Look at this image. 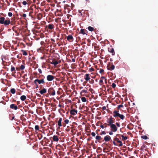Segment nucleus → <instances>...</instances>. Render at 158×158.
Here are the masks:
<instances>
[{"label": "nucleus", "instance_id": "obj_51", "mask_svg": "<svg viewBox=\"0 0 158 158\" xmlns=\"http://www.w3.org/2000/svg\"><path fill=\"white\" fill-rule=\"evenodd\" d=\"M22 16L23 18H25L26 17V15L25 14H23Z\"/></svg>", "mask_w": 158, "mask_h": 158}, {"label": "nucleus", "instance_id": "obj_7", "mask_svg": "<svg viewBox=\"0 0 158 158\" xmlns=\"http://www.w3.org/2000/svg\"><path fill=\"white\" fill-rule=\"evenodd\" d=\"M55 78V77L51 75H48L47 77V80L48 81H51Z\"/></svg>", "mask_w": 158, "mask_h": 158}, {"label": "nucleus", "instance_id": "obj_8", "mask_svg": "<svg viewBox=\"0 0 158 158\" xmlns=\"http://www.w3.org/2000/svg\"><path fill=\"white\" fill-rule=\"evenodd\" d=\"M114 141H115L117 143H119V147H121L123 145V143L122 141L120 140H119L118 138L116 137L114 139Z\"/></svg>", "mask_w": 158, "mask_h": 158}, {"label": "nucleus", "instance_id": "obj_46", "mask_svg": "<svg viewBox=\"0 0 158 158\" xmlns=\"http://www.w3.org/2000/svg\"><path fill=\"white\" fill-rule=\"evenodd\" d=\"M23 4L24 5H26L27 4V2L26 1H23L22 2Z\"/></svg>", "mask_w": 158, "mask_h": 158}, {"label": "nucleus", "instance_id": "obj_62", "mask_svg": "<svg viewBox=\"0 0 158 158\" xmlns=\"http://www.w3.org/2000/svg\"><path fill=\"white\" fill-rule=\"evenodd\" d=\"M35 85H36V87L35 88L37 89L38 87V85L37 84V83H36V84H35Z\"/></svg>", "mask_w": 158, "mask_h": 158}, {"label": "nucleus", "instance_id": "obj_54", "mask_svg": "<svg viewBox=\"0 0 158 158\" xmlns=\"http://www.w3.org/2000/svg\"><path fill=\"white\" fill-rule=\"evenodd\" d=\"M113 131H111L110 132H109V134L110 135H112L113 134Z\"/></svg>", "mask_w": 158, "mask_h": 158}, {"label": "nucleus", "instance_id": "obj_15", "mask_svg": "<svg viewBox=\"0 0 158 158\" xmlns=\"http://www.w3.org/2000/svg\"><path fill=\"white\" fill-rule=\"evenodd\" d=\"M111 137L109 135H106L104 138V140L106 142L109 141L110 140Z\"/></svg>", "mask_w": 158, "mask_h": 158}, {"label": "nucleus", "instance_id": "obj_6", "mask_svg": "<svg viewBox=\"0 0 158 158\" xmlns=\"http://www.w3.org/2000/svg\"><path fill=\"white\" fill-rule=\"evenodd\" d=\"M111 128V131L113 132H115L117 130V128L116 125L114 124L110 125Z\"/></svg>", "mask_w": 158, "mask_h": 158}, {"label": "nucleus", "instance_id": "obj_53", "mask_svg": "<svg viewBox=\"0 0 158 158\" xmlns=\"http://www.w3.org/2000/svg\"><path fill=\"white\" fill-rule=\"evenodd\" d=\"M103 125L104 126V127H105V128H106L107 127V125H108L106 123H104Z\"/></svg>", "mask_w": 158, "mask_h": 158}, {"label": "nucleus", "instance_id": "obj_38", "mask_svg": "<svg viewBox=\"0 0 158 158\" xmlns=\"http://www.w3.org/2000/svg\"><path fill=\"white\" fill-rule=\"evenodd\" d=\"M70 7V6L68 4H66L64 5V9H66L68 7Z\"/></svg>", "mask_w": 158, "mask_h": 158}, {"label": "nucleus", "instance_id": "obj_60", "mask_svg": "<svg viewBox=\"0 0 158 158\" xmlns=\"http://www.w3.org/2000/svg\"><path fill=\"white\" fill-rule=\"evenodd\" d=\"M104 81H105V82L106 84H107V81H106V79L105 78V79H104Z\"/></svg>", "mask_w": 158, "mask_h": 158}, {"label": "nucleus", "instance_id": "obj_14", "mask_svg": "<svg viewBox=\"0 0 158 158\" xmlns=\"http://www.w3.org/2000/svg\"><path fill=\"white\" fill-rule=\"evenodd\" d=\"M113 116L114 117H118L119 113L118 111L116 110H114L113 113Z\"/></svg>", "mask_w": 158, "mask_h": 158}, {"label": "nucleus", "instance_id": "obj_9", "mask_svg": "<svg viewBox=\"0 0 158 158\" xmlns=\"http://www.w3.org/2000/svg\"><path fill=\"white\" fill-rule=\"evenodd\" d=\"M67 40L70 42H72L73 40V38L71 35H69L67 38Z\"/></svg>", "mask_w": 158, "mask_h": 158}, {"label": "nucleus", "instance_id": "obj_32", "mask_svg": "<svg viewBox=\"0 0 158 158\" xmlns=\"http://www.w3.org/2000/svg\"><path fill=\"white\" fill-rule=\"evenodd\" d=\"M55 124L54 122L53 121H51L49 123V125L50 126H54Z\"/></svg>", "mask_w": 158, "mask_h": 158}, {"label": "nucleus", "instance_id": "obj_26", "mask_svg": "<svg viewBox=\"0 0 158 158\" xmlns=\"http://www.w3.org/2000/svg\"><path fill=\"white\" fill-rule=\"evenodd\" d=\"M21 51L22 52H23V55L26 56L27 55V54L26 51H25L23 50H21Z\"/></svg>", "mask_w": 158, "mask_h": 158}, {"label": "nucleus", "instance_id": "obj_64", "mask_svg": "<svg viewBox=\"0 0 158 158\" xmlns=\"http://www.w3.org/2000/svg\"><path fill=\"white\" fill-rule=\"evenodd\" d=\"M115 158H122V157L120 156H118V157H116Z\"/></svg>", "mask_w": 158, "mask_h": 158}, {"label": "nucleus", "instance_id": "obj_20", "mask_svg": "<svg viewBox=\"0 0 158 158\" xmlns=\"http://www.w3.org/2000/svg\"><path fill=\"white\" fill-rule=\"evenodd\" d=\"M48 28L50 29H52L54 28V25L53 24L51 23L49 24L48 26Z\"/></svg>", "mask_w": 158, "mask_h": 158}, {"label": "nucleus", "instance_id": "obj_1", "mask_svg": "<svg viewBox=\"0 0 158 158\" xmlns=\"http://www.w3.org/2000/svg\"><path fill=\"white\" fill-rule=\"evenodd\" d=\"M10 23V19L7 18L6 19L3 17H0V23L4 24V25L6 27L8 26Z\"/></svg>", "mask_w": 158, "mask_h": 158}, {"label": "nucleus", "instance_id": "obj_11", "mask_svg": "<svg viewBox=\"0 0 158 158\" xmlns=\"http://www.w3.org/2000/svg\"><path fill=\"white\" fill-rule=\"evenodd\" d=\"M10 107L12 109L17 110L18 109V106L14 104H11L10 106Z\"/></svg>", "mask_w": 158, "mask_h": 158}, {"label": "nucleus", "instance_id": "obj_50", "mask_svg": "<svg viewBox=\"0 0 158 158\" xmlns=\"http://www.w3.org/2000/svg\"><path fill=\"white\" fill-rule=\"evenodd\" d=\"M38 70L40 73L41 74L42 73V71L41 69H38Z\"/></svg>", "mask_w": 158, "mask_h": 158}, {"label": "nucleus", "instance_id": "obj_43", "mask_svg": "<svg viewBox=\"0 0 158 158\" xmlns=\"http://www.w3.org/2000/svg\"><path fill=\"white\" fill-rule=\"evenodd\" d=\"M69 120L68 119H65L64 121V122L65 123V124H68L69 122Z\"/></svg>", "mask_w": 158, "mask_h": 158}, {"label": "nucleus", "instance_id": "obj_21", "mask_svg": "<svg viewBox=\"0 0 158 158\" xmlns=\"http://www.w3.org/2000/svg\"><path fill=\"white\" fill-rule=\"evenodd\" d=\"M26 99V97L24 95H22L20 97V99L22 101H24Z\"/></svg>", "mask_w": 158, "mask_h": 158}, {"label": "nucleus", "instance_id": "obj_25", "mask_svg": "<svg viewBox=\"0 0 158 158\" xmlns=\"http://www.w3.org/2000/svg\"><path fill=\"white\" fill-rule=\"evenodd\" d=\"M85 29H81V31H80V33L83 34V35H85V34H86V35H87V34L85 33ZM85 31H87L85 30Z\"/></svg>", "mask_w": 158, "mask_h": 158}, {"label": "nucleus", "instance_id": "obj_17", "mask_svg": "<svg viewBox=\"0 0 158 158\" xmlns=\"http://www.w3.org/2000/svg\"><path fill=\"white\" fill-rule=\"evenodd\" d=\"M62 120V118H59V120L58 122V125L59 127V128H60V127L62 126L61 121Z\"/></svg>", "mask_w": 158, "mask_h": 158}, {"label": "nucleus", "instance_id": "obj_12", "mask_svg": "<svg viewBox=\"0 0 158 158\" xmlns=\"http://www.w3.org/2000/svg\"><path fill=\"white\" fill-rule=\"evenodd\" d=\"M77 110H75V109H72L70 111V114L72 115H74L77 114Z\"/></svg>", "mask_w": 158, "mask_h": 158}, {"label": "nucleus", "instance_id": "obj_10", "mask_svg": "<svg viewBox=\"0 0 158 158\" xmlns=\"http://www.w3.org/2000/svg\"><path fill=\"white\" fill-rule=\"evenodd\" d=\"M108 51L109 52L112 53V55H114L115 54V52L114 48L112 47H110L108 48Z\"/></svg>", "mask_w": 158, "mask_h": 158}, {"label": "nucleus", "instance_id": "obj_61", "mask_svg": "<svg viewBox=\"0 0 158 158\" xmlns=\"http://www.w3.org/2000/svg\"><path fill=\"white\" fill-rule=\"evenodd\" d=\"M72 61L73 62H75V59L73 58V59H72Z\"/></svg>", "mask_w": 158, "mask_h": 158}, {"label": "nucleus", "instance_id": "obj_57", "mask_svg": "<svg viewBox=\"0 0 158 158\" xmlns=\"http://www.w3.org/2000/svg\"><path fill=\"white\" fill-rule=\"evenodd\" d=\"M16 70H17V71H19V70H20V68H19V67H16Z\"/></svg>", "mask_w": 158, "mask_h": 158}, {"label": "nucleus", "instance_id": "obj_28", "mask_svg": "<svg viewBox=\"0 0 158 158\" xmlns=\"http://www.w3.org/2000/svg\"><path fill=\"white\" fill-rule=\"evenodd\" d=\"M10 92L13 94H15V89L14 88H12L10 89Z\"/></svg>", "mask_w": 158, "mask_h": 158}, {"label": "nucleus", "instance_id": "obj_3", "mask_svg": "<svg viewBox=\"0 0 158 158\" xmlns=\"http://www.w3.org/2000/svg\"><path fill=\"white\" fill-rule=\"evenodd\" d=\"M48 92L52 96H54L55 95L56 91L52 87L49 88Z\"/></svg>", "mask_w": 158, "mask_h": 158}, {"label": "nucleus", "instance_id": "obj_52", "mask_svg": "<svg viewBox=\"0 0 158 158\" xmlns=\"http://www.w3.org/2000/svg\"><path fill=\"white\" fill-rule=\"evenodd\" d=\"M115 141H114H114H113V143L114 144V145L115 146H117L118 145L115 142Z\"/></svg>", "mask_w": 158, "mask_h": 158}, {"label": "nucleus", "instance_id": "obj_23", "mask_svg": "<svg viewBox=\"0 0 158 158\" xmlns=\"http://www.w3.org/2000/svg\"><path fill=\"white\" fill-rule=\"evenodd\" d=\"M118 117L122 120L124 119L125 118V116L123 115L120 114L119 113L118 114Z\"/></svg>", "mask_w": 158, "mask_h": 158}, {"label": "nucleus", "instance_id": "obj_58", "mask_svg": "<svg viewBox=\"0 0 158 158\" xmlns=\"http://www.w3.org/2000/svg\"><path fill=\"white\" fill-rule=\"evenodd\" d=\"M100 127H101L102 128H104L105 127H104V126L103 125H101L100 126Z\"/></svg>", "mask_w": 158, "mask_h": 158}, {"label": "nucleus", "instance_id": "obj_55", "mask_svg": "<svg viewBox=\"0 0 158 158\" xmlns=\"http://www.w3.org/2000/svg\"><path fill=\"white\" fill-rule=\"evenodd\" d=\"M102 109L103 110H106V108L105 106H103L102 107Z\"/></svg>", "mask_w": 158, "mask_h": 158}, {"label": "nucleus", "instance_id": "obj_18", "mask_svg": "<svg viewBox=\"0 0 158 158\" xmlns=\"http://www.w3.org/2000/svg\"><path fill=\"white\" fill-rule=\"evenodd\" d=\"M89 75V74H86L85 75L84 79L86 81H89L90 79Z\"/></svg>", "mask_w": 158, "mask_h": 158}, {"label": "nucleus", "instance_id": "obj_63", "mask_svg": "<svg viewBox=\"0 0 158 158\" xmlns=\"http://www.w3.org/2000/svg\"><path fill=\"white\" fill-rule=\"evenodd\" d=\"M89 91L91 92H92V91L93 90V89H91V88L89 89Z\"/></svg>", "mask_w": 158, "mask_h": 158}, {"label": "nucleus", "instance_id": "obj_19", "mask_svg": "<svg viewBox=\"0 0 158 158\" xmlns=\"http://www.w3.org/2000/svg\"><path fill=\"white\" fill-rule=\"evenodd\" d=\"M39 92L41 94H44L46 93L47 92L46 89L45 88H44L41 90H40L39 91Z\"/></svg>", "mask_w": 158, "mask_h": 158}, {"label": "nucleus", "instance_id": "obj_35", "mask_svg": "<svg viewBox=\"0 0 158 158\" xmlns=\"http://www.w3.org/2000/svg\"><path fill=\"white\" fill-rule=\"evenodd\" d=\"M82 11H83V13H84V11L83 10H78L79 13L81 14V16L83 15Z\"/></svg>", "mask_w": 158, "mask_h": 158}, {"label": "nucleus", "instance_id": "obj_24", "mask_svg": "<svg viewBox=\"0 0 158 158\" xmlns=\"http://www.w3.org/2000/svg\"><path fill=\"white\" fill-rule=\"evenodd\" d=\"M11 72H13V73H14V74H15L16 73V70L14 66H11Z\"/></svg>", "mask_w": 158, "mask_h": 158}, {"label": "nucleus", "instance_id": "obj_33", "mask_svg": "<svg viewBox=\"0 0 158 158\" xmlns=\"http://www.w3.org/2000/svg\"><path fill=\"white\" fill-rule=\"evenodd\" d=\"M88 93V91L86 90L83 89L82 90L81 92V93H83L84 94H86Z\"/></svg>", "mask_w": 158, "mask_h": 158}, {"label": "nucleus", "instance_id": "obj_5", "mask_svg": "<svg viewBox=\"0 0 158 158\" xmlns=\"http://www.w3.org/2000/svg\"><path fill=\"white\" fill-rule=\"evenodd\" d=\"M115 68L113 64L112 63H109V64L107 66V68L108 70L112 71Z\"/></svg>", "mask_w": 158, "mask_h": 158}, {"label": "nucleus", "instance_id": "obj_47", "mask_svg": "<svg viewBox=\"0 0 158 158\" xmlns=\"http://www.w3.org/2000/svg\"><path fill=\"white\" fill-rule=\"evenodd\" d=\"M90 83L91 84H93L94 82V81L93 79H91L89 81Z\"/></svg>", "mask_w": 158, "mask_h": 158}, {"label": "nucleus", "instance_id": "obj_22", "mask_svg": "<svg viewBox=\"0 0 158 158\" xmlns=\"http://www.w3.org/2000/svg\"><path fill=\"white\" fill-rule=\"evenodd\" d=\"M51 64L56 65L58 64V62L57 61H54L53 60L52 62H51Z\"/></svg>", "mask_w": 158, "mask_h": 158}, {"label": "nucleus", "instance_id": "obj_34", "mask_svg": "<svg viewBox=\"0 0 158 158\" xmlns=\"http://www.w3.org/2000/svg\"><path fill=\"white\" fill-rule=\"evenodd\" d=\"M25 66L24 65L22 64L20 67V69L21 70H23L24 69Z\"/></svg>", "mask_w": 158, "mask_h": 158}, {"label": "nucleus", "instance_id": "obj_44", "mask_svg": "<svg viewBox=\"0 0 158 158\" xmlns=\"http://www.w3.org/2000/svg\"><path fill=\"white\" fill-rule=\"evenodd\" d=\"M89 70L90 71L92 72V71H94V69L93 68H91L89 69Z\"/></svg>", "mask_w": 158, "mask_h": 158}, {"label": "nucleus", "instance_id": "obj_13", "mask_svg": "<svg viewBox=\"0 0 158 158\" xmlns=\"http://www.w3.org/2000/svg\"><path fill=\"white\" fill-rule=\"evenodd\" d=\"M104 79H105V77L102 76L101 77L99 82V84L100 85H102L104 84L103 80Z\"/></svg>", "mask_w": 158, "mask_h": 158}, {"label": "nucleus", "instance_id": "obj_59", "mask_svg": "<svg viewBox=\"0 0 158 158\" xmlns=\"http://www.w3.org/2000/svg\"><path fill=\"white\" fill-rule=\"evenodd\" d=\"M102 134L105 135L106 134V132L105 131H102Z\"/></svg>", "mask_w": 158, "mask_h": 158}, {"label": "nucleus", "instance_id": "obj_56", "mask_svg": "<svg viewBox=\"0 0 158 158\" xmlns=\"http://www.w3.org/2000/svg\"><path fill=\"white\" fill-rule=\"evenodd\" d=\"M31 2L32 3L33 2V3H35V2L36 0H31Z\"/></svg>", "mask_w": 158, "mask_h": 158}, {"label": "nucleus", "instance_id": "obj_45", "mask_svg": "<svg viewBox=\"0 0 158 158\" xmlns=\"http://www.w3.org/2000/svg\"><path fill=\"white\" fill-rule=\"evenodd\" d=\"M104 71V70L103 69H101L99 71V73H102Z\"/></svg>", "mask_w": 158, "mask_h": 158}, {"label": "nucleus", "instance_id": "obj_30", "mask_svg": "<svg viewBox=\"0 0 158 158\" xmlns=\"http://www.w3.org/2000/svg\"><path fill=\"white\" fill-rule=\"evenodd\" d=\"M96 139L97 140H100L101 139V136L99 135H97L96 137Z\"/></svg>", "mask_w": 158, "mask_h": 158}, {"label": "nucleus", "instance_id": "obj_40", "mask_svg": "<svg viewBox=\"0 0 158 158\" xmlns=\"http://www.w3.org/2000/svg\"><path fill=\"white\" fill-rule=\"evenodd\" d=\"M123 107V106L122 104L119 105L118 106L117 108L118 109H119L121 107Z\"/></svg>", "mask_w": 158, "mask_h": 158}, {"label": "nucleus", "instance_id": "obj_49", "mask_svg": "<svg viewBox=\"0 0 158 158\" xmlns=\"http://www.w3.org/2000/svg\"><path fill=\"white\" fill-rule=\"evenodd\" d=\"M91 135L93 136H94L95 135V133L94 132H92L91 133Z\"/></svg>", "mask_w": 158, "mask_h": 158}, {"label": "nucleus", "instance_id": "obj_2", "mask_svg": "<svg viewBox=\"0 0 158 158\" xmlns=\"http://www.w3.org/2000/svg\"><path fill=\"white\" fill-rule=\"evenodd\" d=\"M45 78V77L44 76V78L40 80L38 79H36L34 81V83L35 84H36V83L38 82L39 84H44L45 83V81L44 79Z\"/></svg>", "mask_w": 158, "mask_h": 158}, {"label": "nucleus", "instance_id": "obj_29", "mask_svg": "<svg viewBox=\"0 0 158 158\" xmlns=\"http://www.w3.org/2000/svg\"><path fill=\"white\" fill-rule=\"evenodd\" d=\"M81 100L82 102H85L86 101V98L85 97H82L81 98Z\"/></svg>", "mask_w": 158, "mask_h": 158}, {"label": "nucleus", "instance_id": "obj_37", "mask_svg": "<svg viewBox=\"0 0 158 158\" xmlns=\"http://www.w3.org/2000/svg\"><path fill=\"white\" fill-rule=\"evenodd\" d=\"M35 129L36 130L38 131L39 130V127L38 125H35Z\"/></svg>", "mask_w": 158, "mask_h": 158}, {"label": "nucleus", "instance_id": "obj_16", "mask_svg": "<svg viewBox=\"0 0 158 158\" xmlns=\"http://www.w3.org/2000/svg\"><path fill=\"white\" fill-rule=\"evenodd\" d=\"M52 139L54 141L58 142L59 140V138L58 136L56 135H54L53 136Z\"/></svg>", "mask_w": 158, "mask_h": 158}, {"label": "nucleus", "instance_id": "obj_41", "mask_svg": "<svg viewBox=\"0 0 158 158\" xmlns=\"http://www.w3.org/2000/svg\"><path fill=\"white\" fill-rule=\"evenodd\" d=\"M8 15L9 17H11L12 16V13L11 12H9L8 13Z\"/></svg>", "mask_w": 158, "mask_h": 158}, {"label": "nucleus", "instance_id": "obj_36", "mask_svg": "<svg viewBox=\"0 0 158 158\" xmlns=\"http://www.w3.org/2000/svg\"><path fill=\"white\" fill-rule=\"evenodd\" d=\"M141 138L144 139H146L148 138L146 135H143L141 136Z\"/></svg>", "mask_w": 158, "mask_h": 158}, {"label": "nucleus", "instance_id": "obj_39", "mask_svg": "<svg viewBox=\"0 0 158 158\" xmlns=\"http://www.w3.org/2000/svg\"><path fill=\"white\" fill-rule=\"evenodd\" d=\"M74 5L73 4V3H71V8L72 10H73L74 7Z\"/></svg>", "mask_w": 158, "mask_h": 158}, {"label": "nucleus", "instance_id": "obj_42", "mask_svg": "<svg viewBox=\"0 0 158 158\" xmlns=\"http://www.w3.org/2000/svg\"><path fill=\"white\" fill-rule=\"evenodd\" d=\"M111 86L113 88H114L116 87V84L115 83H113L112 84Z\"/></svg>", "mask_w": 158, "mask_h": 158}, {"label": "nucleus", "instance_id": "obj_27", "mask_svg": "<svg viewBox=\"0 0 158 158\" xmlns=\"http://www.w3.org/2000/svg\"><path fill=\"white\" fill-rule=\"evenodd\" d=\"M88 30L90 31H92L94 30V28L92 27L89 26L88 27Z\"/></svg>", "mask_w": 158, "mask_h": 158}, {"label": "nucleus", "instance_id": "obj_31", "mask_svg": "<svg viewBox=\"0 0 158 158\" xmlns=\"http://www.w3.org/2000/svg\"><path fill=\"white\" fill-rule=\"evenodd\" d=\"M121 136L122 137L123 140H125L127 139V137L124 136L123 135H121Z\"/></svg>", "mask_w": 158, "mask_h": 158}, {"label": "nucleus", "instance_id": "obj_4", "mask_svg": "<svg viewBox=\"0 0 158 158\" xmlns=\"http://www.w3.org/2000/svg\"><path fill=\"white\" fill-rule=\"evenodd\" d=\"M114 118H113L111 116L108 119V120L107 121V125L110 126L112 124H114L113 123L114 122Z\"/></svg>", "mask_w": 158, "mask_h": 158}, {"label": "nucleus", "instance_id": "obj_48", "mask_svg": "<svg viewBox=\"0 0 158 158\" xmlns=\"http://www.w3.org/2000/svg\"><path fill=\"white\" fill-rule=\"evenodd\" d=\"M116 126L118 127H119L120 126L119 123H116Z\"/></svg>", "mask_w": 158, "mask_h": 158}]
</instances>
